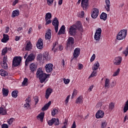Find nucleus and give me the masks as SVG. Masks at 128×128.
Listing matches in <instances>:
<instances>
[{
    "label": "nucleus",
    "mask_w": 128,
    "mask_h": 128,
    "mask_svg": "<svg viewBox=\"0 0 128 128\" xmlns=\"http://www.w3.org/2000/svg\"><path fill=\"white\" fill-rule=\"evenodd\" d=\"M64 50V47L62 45H58V42H56L53 43L52 50L56 52L57 50Z\"/></svg>",
    "instance_id": "423d86ee"
},
{
    "label": "nucleus",
    "mask_w": 128,
    "mask_h": 128,
    "mask_svg": "<svg viewBox=\"0 0 128 128\" xmlns=\"http://www.w3.org/2000/svg\"><path fill=\"white\" fill-rule=\"evenodd\" d=\"M76 95H78V90L74 89V90H73V93L72 94V98H74L76 96Z\"/></svg>",
    "instance_id": "c03bdc74"
},
{
    "label": "nucleus",
    "mask_w": 128,
    "mask_h": 128,
    "mask_svg": "<svg viewBox=\"0 0 128 128\" xmlns=\"http://www.w3.org/2000/svg\"><path fill=\"white\" fill-rule=\"evenodd\" d=\"M63 82H64V84H68L70 82V80L64 78L63 80Z\"/></svg>",
    "instance_id": "864d4df0"
},
{
    "label": "nucleus",
    "mask_w": 128,
    "mask_h": 128,
    "mask_svg": "<svg viewBox=\"0 0 128 128\" xmlns=\"http://www.w3.org/2000/svg\"><path fill=\"white\" fill-rule=\"evenodd\" d=\"M94 60H96V54H93L90 58V62H92Z\"/></svg>",
    "instance_id": "4d7b16f0"
},
{
    "label": "nucleus",
    "mask_w": 128,
    "mask_h": 128,
    "mask_svg": "<svg viewBox=\"0 0 128 128\" xmlns=\"http://www.w3.org/2000/svg\"><path fill=\"white\" fill-rule=\"evenodd\" d=\"M71 128H76V125L75 124V122H73V124H72V126Z\"/></svg>",
    "instance_id": "774afa93"
},
{
    "label": "nucleus",
    "mask_w": 128,
    "mask_h": 128,
    "mask_svg": "<svg viewBox=\"0 0 128 128\" xmlns=\"http://www.w3.org/2000/svg\"><path fill=\"white\" fill-rule=\"evenodd\" d=\"M44 113L40 112V114H38L37 116V119L40 120V121L42 122L44 120Z\"/></svg>",
    "instance_id": "7c9ffc66"
},
{
    "label": "nucleus",
    "mask_w": 128,
    "mask_h": 128,
    "mask_svg": "<svg viewBox=\"0 0 128 128\" xmlns=\"http://www.w3.org/2000/svg\"><path fill=\"white\" fill-rule=\"evenodd\" d=\"M36 48L39 50H42L44 48V40L42 38H39L36 44Z\"/></svg>",
    "instance_id": "4468645a"
},
{
    "label": "nucleus",
    "mask_w": 128,
    "mask_h": 128,
    "mask_svg": "<svg viewBox=\"0 0 128 128\" xmlns=\"http://www.w3.org/2000/svg\"><path fill=\"white\" fill-rule=\"evenodd\" d=\"M15 120V119L14 118H11L10 119H8V120L7 122H8V125H11L12 124H13V122Z\"/></svg>",
    "instance_id": "79ce46f5"
},
{
    "label": "nucleus",
    "mask_w": 128,
    "mask_h": 128,
    "mask_svg": "<svg viewBox=\"0 0 128 128\" xmlns=\"http://www.w3.org/2000/svg\"><path fill=\"white\" fill-rule=\"evenodd\" d=\"M34 58H36V56H34V54H30L27 57L25 61V64H28V62H32V60H34Z\"/></svg>",
    "instance_id": "1a4fd4ad"
},
{
    "label": "nucleus",
    "mask_w": 128,
    "mask_h": 128,
    "mask_svg": "<svg viewBox=\"0 0 128 128\" xmlns=\"http://www.w3.org/2000/svg\"><path fill=\"white\" fill-rule=\"evenodd\" d=\"M58 114V110H56V108H54V110H52V111L51 112V116H56Z\"/></svg>",
    "instance_id": "a19ab883"
},
{
    "label": "nucleus",
    "mask_w": 128,
    "mask_h": 128,
    "mask_svg": "<svg viewBox=\"0 0 128 128\" xmlns=\"http://www.w3.org/2000/svg\"><path fill=\"white\" fill-rule=\"evenodd\" d=\"M80 48H76L74 50V52H73L74 58H78L80 55Z\"/></svg>",
    "instance_id": "f8f14e48"
},
{
    "label": "nucleus",
    "mask_w": 128,
    "mask_h": 128,
    "mask_svg": "<svg viewBox=\"0 0 128 128\" xmlns=\"http://www.w3.org/2000/svg\"><path fill=\"white\" fill-rule=\"evenodd\" d=\"M8 52V47L4 48L2 52V56H6Z\"/></svg>",
    "instance_id": "ea45409f"
},
{
    "label": "nucleus",
    "mask_w": 128,
    "mask_h": 128,
    "mask_svg": "<svg viewBox=\"0 0 128 128\" xmlns=\"http://www.w3.org/2000/svg\"><path fill=\"white\" fill-rule=\"evenodd\" d=\"M0 115H6V108L3 107H0Z\"/></svg>",
    "instance_id": "c85d7f7f"
},
{
    "label": "nucleus",
    "mask_w": 128,
    "mask_h": 128,
    "mask_svg": "<svg viewBox=\"0 0 128 128\" xmlns=\"http://www.w3.org/2000/svg\"><path fill=\"white\" fill-rule=\"evenodd\" d=\"M122 56H118L114 58V64H122Z\"/></svg>",
    "instance_id": "4be33fe9"
},
{
    "label": "nucleus",
    "mask_w": 128,
    "mask_h": 128,
    "mask_svg": "<svg viewBox=\"0 0 128 128\" xmlns=\"http://www.w3.org/2000/svg\"><path fill=\"white\" fill-rule=\"evenodd\" d=\"M78 29L76 28V26L74 25H72L70 26V28H69L68 31V34L71 36H74L75 38H76V30Z\"/></svg>",
    "instance_id": "20e7f679"
},
{
    "label": "nucleus",
    "mask_w": 128,
    "mask_h": 128,
    "mask_svg": "<svg viewBox=\"0 0 128 128\" xmlns=\"http://www.w3.org/2000/svg\"><path fill=\"white\" fill-rule=\"evenodd\" d=\"M2 94L3 96H7L8 94V90L4 88H2Z\"/></svg>",
    "instance_id": "c9c22d12"
},
{
    "label": "nucleus",
    "mask_w": 128,
    "mask_h": 128,
    "mask_svg": "<svg viewBox=\"0 0 128 128\" xmlns=\"http://www.w3.org/2000/svg\"><path fill=\"white\" fill-rule=\"evenodd\" d=\"M64 124L63 126H62V128H66V125L68 124V120H66V122H64L63 123Z\"/></svg>",
    "instance_id": "bf43d9fd"
},
{
    "label": "nucleus",
    "mask_w": 128,
    "mask_h": 128,
    "mask_svg": "<svg viewBox=\"0 0 128 128\" xmlns=\"http://www.w3.org/2000/svg\"><path fill=\"white\" fill-rule=\"evenodd\" d=\"M22 62V57L15 56L13 58L12 64H20Z\"/></svg>",
    "instance_id": "9b49d317"
},
{
    "label": "nucleus",
    "mask_w": 128,
    "mask_h": 128,
    "mask_svg": "<svg viewBox=\"0 0 128 128\" xmlns=\"http://www.w3.org/2000/svg\"><path fill=\"white\" fill-rule=\"evenodd\" d=\"M8 40H10V36L7 34H3V38L1 40L2 42L6 44Z\"/></svg>",
    "instance_id": "6ab92c4d"
},
{
    "label": "nucleus",
    "mask_w": 128,
    "mask_h": 128,
    "mask_svg": "<svg viewBox=\"0 0 128 128\" xmlns=\"http://www.w3.org/2000/svg\"><path fill=\"white\" fill-rule=\"evenodd\" d=\"M114 104L111 102L109 104V110H114Z\"/></svg>",
    "instance_id": "a18cd8bd"
},
{
    "label": "nucleus",
    "mask_w": 128,
    "mask_h": 128,
    "mask_svg": "<svg viewBox=\"0 0 128 128\" xmlns=\"http://www.w3.org/2000/svg\"><path fill=\"white\" fill-rule=\"evenodd\" d=\"M77 69L78 70H82L83 68H84V66H82V65H78L77 67Z\"/></svg>",
    "instance_id": "680f3d73"
},
{
    "label": "nucleus",
    "mask_w": 128,
    "mask_h": 128,
    "mask_svg": "<svg viewBox=\"0 0 128 128\" xmlns=\"http://www.w3.org/2000/svg\"><path fill=\"white\" fill-rule=\"evenodd\" d=\"M30 70L32 72L36 71V70H37V65H30Z\"/></svg>",
    "instance_id": "72a5a7b5"
},
{
    "label": "nucleus",
    "mask_w": 128,
    "mask_h": 128,
    "mask_svg": "<svg viewBox=\"0 0 128 128\" xmlns=\"http://www.w3.org/2000/svg\"><path fill=\"white\" fill-rule=\"evenodd\" d=\"M20 40V36H16L15 38V40L16 42H18V40Z\"/></svg>",
    "instance_id": "0e129e2a"
},
{
    "label": "nucleus",
    "mask_w": 128,
    "mask_h": 128,
    "mask_svg": "<svg viewBox=\"0 0 128 128\" xmlns=\"http://www.w3.org/2000/svg\"><path fill=\"white\" fill-rule=\"evenodd\" d=\"M52 24L54 26L56 32H58V24H60L58 18L56 17L54 18L52 22Z\"/></svg>",
    "instance_id": "0eeeda50"
},
{
    "label": "nucleus",
    "mask_w": 128,
    "mask_h": 128,
    "mask_svg": "<svg viewBox=\"0 0 128 128\" xmlns=\"http://www.w3.org/2000/svg\"><path fill=\"white\" fill-rule=\"evenodd\" d=\"M106 4L105 8L107 12H110V0H106Z\"/></svg>",
    "instance_id": "b1692460"
},
{
    "label": "nucleus",
    "mask_w": 128,
    "mask_h": 128,
    "mask_svg": "<svg viewBox=\"0 0 128 128\" xmlns=\"http://www.w3.org/2000/svg\"><path fill=\"white\" fill-rule=\"evenodd\" d=\"M70 99V96H68L66 97V104H68V100Z\"/></svg>",
    "instance_id": "338daca9"
},
{
    "label": "nucleus",
    "mask_w": 128,
    "mask_h": 128,
    "mask_svg": "<svg viewBox=\"0 0 128 128\" xmlns=\"http://www.w3.org/2000/svg\"><path fill=\"white\" fill-rule=\"evenodd\" d=\"M36 76L37 78L39 79L40 84H44V82L48 81V79L46 78H49V76H50V74L44 73L42 68H39L36 72Z\"/></svg>",
    "instance_id": "f257e3e1"
},
{
    "label": "nucleus",
    "mask_w": 128,
    "mask_h": 128,
    "mask_svg": "<svg viewBox=\"0 0 128 128\" xmlns=\"http://www.w3.org/2000/svg\"><path fill=\"white\" fill-rule=\"evenodd\" d=\"M50 18H52V14L50 12L46 13L45 16V20H50Z\"/></svg>",
    "instance_id": "4c0bfd02"
},
{
    "label": "nucleus",
    "mask_w": 128,
    "mask_h": 128,
    "mask_svg": "<svg viewBox=\"0 0 128 128\" xmlns=\"http://www.w3.org/2000/svg\"><path fill=\"white\" fill-rule=\"evenodd\" d=\"M47 4L48 6H52L54 4V0H47Z\"/></svg>",
    "instance_id": "3c124183"
},
{
    "label": "nucleus",
    "mask_w": 128,
    "mask_h": 128,
    "mask_svg": "<svg viewBox=\"0 0 128 128\" xmlns=\"http://www.w3.org/2000/svg\"><path fill=\"white\" fill-rule=\"evenodd\" d=\"M74 44V38L72 37H69L67 40V46H70Z\"/></svg>",
    "instance_id": "f3484780"
},
{
    "label": "nucleus",
    "mask_w": 128,
    "mask_h": 128,
    "mask_svg": "<svg viewBox=\"0 0 128 128\" xmlns=\"http://www.w3.org/2000/svg\"><path fill=\"white\" fill-rule=\"evenodd\" d=\"M28 81V79L27 78H24V80H23V82H22V86H27Z\"/></svg>",
    "instance_id": "49530a36"
},
{
    "label": "nucleus",
    "mask_w": 128,
    "mask_h": 128,
    "mask_svg": "<svg viewBox=\"0 0 128 128\" xmlns=\"http://www.w3.org/2000/svg\"><path fill=\"white\" fill-rule=\"evenodd\" d=\"M50 104H51V102L49 101V102L48 103L44 104V107H42V112H44V111L48 110L49 106H50Z\"/></svg>",
    "instance_id": "cd10ccee"
},
{
    "label": "nucleus",
    "mask_w": 128,
    "mask_h": 128,
    "mask_svg": "<svg viewBox=\"0 0 128 128\" xmlns=\"http://www.w3.org/2000/svg\"><path fill=\"white\" fill-rule=\"evenodd\" d=\"M123 54H125V56H128V46L126 47L125 50L122 52Z\"/></svg>",
    "instance_id": "de8ad7c7"
},
{
    "label": "nucleus",
    "mask_w": 128,
    "mask_h": 128,
    "mask_svg": "<svg viewBox=\"0 0 128 128\" xmlns=\"http://www.w3.org/2000/svg\"><path fill=\"white\" fill-rule=\"evenodd\" d=\"M46 25L48 26V24H52V20H46Z\"/></svg>",
    "instance_id": "052dcab7"
},
{
    "label": "nucleus",
    "mask_w": 128,
    "mask_h": 128,
    "mask_svg": "<svg viewBox=\"0 0 128 128\" xmlns=\"http://www.w3.org/2000/svg\"><path fill=\"white\" fill-rule=\"evenodd\" d=\"M34 100H35V104H37L38 103V96H36L35 97H34Z\"/></svg>",
    "instance_id": "13d9d810"
},
{
    "label": "nucleus",
    "mask_w": 128,
    "mask_h": 128,
    "mask_svg": "<svg viewBox=\"0 0 128 128\" xmlns=\"http://www.w3.org/2000/svg\"><path fill=\"white\" fill-rule=\"evenodd\" d=\"M120 72V69L118 68L116 71V72H114V74L113 76H118V72Z\"/></svg>",
    "instance_id": "603ef678"
},
{
    "label": "nucleus",
    "mask_w": 128,
    "mask_h": 128,
    "mask_svg": "<svg viewBox=\"0 0 128 128\" xmlns=\"http://www.w3.org/2000/svg\"><path fill=\"white\" fill-rule=\"evenodd\" d=\"M38 60H39L40 64H44V60H50V56L48 54V52H44L43 54V59L42 56L40 54H39L37 56Z\"/></svg>",
    "instance_id": "f03ea898"
},
{
    "label": "nucleus",
    "mask_w": 128,
    "mask_h": 128,
    "mask_svg": "<svg viewBox=\"0 0 128 128\" xmlns=\"http://www.w3.org/2000/svg\"><path fill=\"white\" fill-rule=\"evenodd\" d=\"M30 97L29 96L28 98H26V100H25V104H24V108L26 109H28V108H30Z\"/></svg>",
    "instance_id": "dca6fc26"
},
{
    "label": "nucleus",
    "mask_w": 128,
    "mask_h": 128,
    "mask_svg": "<svg viewBox=\"0 0 128 128\" xmlns=\"http://www.w3.org/2000/svg\"><path fill=\"white\" fill-rule=\"evenodd\" d=\"M110 84V80L106 78L104 80V88H109V84Z\"/></svg>",
    "instance_id": "473e14b6"
},
{
    "label": "nucleus",
    "mask_w": 128,
    "mask_h": 128,
    "mask_svg": "<svg viewBox=\"0 0 128 128\" xmlns=\"http://www.w3.org/2000/svg\"><path fill=\"white\" fill-rule=\"evenodd\" d=\"M96 76H97V72L94 71L92 72V74H90V78H92Z\"/></svg>",
    "instance_id": "09e8293b"
},
{
    "label": "nucleus",
    "mask_w": 128,
    "mask_h": 128,
    "mask_svg": "<svg viewBox=\"0 0 128 128\" xmlns=\"http://www.w3.org/2000/svg\"><path fill=\"white\" fill-rule=\"evenodd\" d=\"M1 128H8V126L7 124H3L1 126Z\"/></svg>",
    "instance_id": "6e6d98bb"
},
{
    "label": "nucleus",
    "mask_w": 128,
    "mask_h": 128,
    "mask_svg": "<svg viewBox=\"0 0 128 128\" xmlns=\"http://www.w3.org/2000/svg\"><path fill=\"white\" fill-rule=\"evenodd\" d=\"M53 67L54 65H46L44 70L47 73H50L52 72Z\"/></svg>",
    "instance_id": "412c9836"
},
{
    "label": "nucleus",
    "mask_w": 128,
    "mask_h": 128,
    "mask_svg": "<svg viewBox=\"0 0 128 128\" xmlns=\"http://www.w3.org/2000/svg\"><path fill=\"white\" fill-rule=\"evenodd\" d=\"M73 26H76V28L77 30H80V32H84V28H82V22L80 21H78L76 24H73Z\"/></svg>",
    "instance_id": "2eb2a0df"
},
{
    "label": "nucleus",
    "mask_w": 128,
    "mask_h": 128,
    "mask_svg": "<svg viewBox=\"0 0 128 128\" xmlns=\"http://www.w3.org/2000/svg\"><path fill=\"white\" fill-rule=\"evenodd\" d=\"M66 32V26L64 25H62V27L60 28V30H59L58 34H64V32Z\"/></svg>",
    "instance_id": "a878e982"
},
{
    "label": "nucleus",
    "mask_w": 128,
    "mask_h": 128,
    "mask_svg": "<svg viewBox=\"0 0 128 128\" xmlns=\"http://www.w3.org/2000/svg\"><path fill=\"white\" fill-rule=\"evenodd\" d=\"M48 125L49 126H52L54 124L56 126H58V119L56 118H52L51 120H48Z\"/></svg>",
    "instance_id": "6e6552de"
},
{
    "label": "nucleus",
    "mask_w": 128,
    "mask_h": 128,
    "mask_svg": "<svg viewBox=\"0 0 128 128\" xmlns=\"http://www.w3.org/2000/svg\"><path fill=\"white\" fill-rule=\"evenodd\" d=\"M32 48V42H28L26 43V46L25 48L26 50L30 51Z\"/></svg>",
    "instance_id": "393cba45"
},
{
    "label": "nucleus",
    "mask_w": 128,
    "mask_h": 128,
    "mask_svg": "<svg viewBox=\"0 0 128 128\" xmlns=\"http://www.w3.org/2000/svg\"><path fill=\"white\" fill-rule=\"evenodd\" d=\"M127 32L128 31L126 30H120V32L118 33L116 36V38L118 40H124V38H126Z\"/></svg>",
    "instance_id": "7ed1b4c3"
},
{
    "label": "nucleus",
    "mask_w": 128,
    "mask_h": 128,
    "mask_svg": "<svg viewBox=\"0 0 128 128\" xmlns=\"http://www.w3.org/2000/svg\"><path fill=\"white\" fill-rule=\"evenodd\" d=\"M81 6L84 10H86L88 8V0H82L81 2Z\"/></svg>",
    "instance_id": "ddd939ff"
},
{
    "label": "nucleus",
    "mask_w": 128,
    "mask_h": 128,
    "mask_svg": "<svg viewBox=\"0 0 128 128\" xmlns=\"http://www.w3.org/2000/svg\"><path fill=\"white\" fill-rule=\"evenodd\" d=\"M20 16V10H16L12 12V17L16 18V16Z\"/></svg>",
    "instance_id": "bb28decb"
},
{
    "label": "nucleus",
    "mask_w": 128,
    "mask_h": 128,
    "mask_svg": "<svg viewBox=\"0 0 128 128\" xmlns=\"http://www.w3.org/2000/svg\"><path fill=\"white\" fill-rule=\"evenodd\" d=\"M104 112L102 110L97 111V112L96 113V118H104Z\"/></svg>",
    "instance_id": "a211bd4d"
},
{
    "label": "nucleus",
    "mask_w": 128,
    "mask_h": 128,
    "mask_svg": "<svg viewBox=\"0 0 128 128\" xmlns=\"http://www.w3.org/2000/svg\"><path fill=\"white\" fill-rule=\"evenodd\" d=\"M100 20H106V18H108V14L105 12H102L100 16Z\"/></svg>",
    "instance_id": "c756f323"
},
{
    "label": "nucleus",
    "mask_w": 128,
    "mask_h": 128,
    "mask_svg": "<svg viewBox=\"0 0 128 128\" xmlns=\"http://www.w3.org/2000/svg\"><path fill=\"white\" fill-rule=\"evenodd\" d=\"M8 62V56H4L3 58V64H8L6 62Z\"/></svg>",
    "instance_id": "37998d69"
},
{
    "label": "nucleus",
    "mask_w": 128,
    "mask_h": 128,
    "mask_svg": "<svg viewBox=\"0 0 128 128\" xmlns=\"http://www.w3.org/2000/svg\"><path fill=\"white\" fill-rule=\"evenodd\" d=\"M0 75H1V76L6 77L8 76V72L4 70H0Z\"/></svg>",
    "instance_id": "2f4dec72"
},
{
    "label": "nucleus",
    "mask_w": 128,
    "mask_h": 128,
    "mask_svg": "<svg viewBox=\"0 0 128 128\" xmlns=\"http://www.w3.org/2000/svg\"><path fill=\"white\" fill-rule=\"evenodd\" d=\"M100 14V10L96 8H93V11L91 12L92 18H96Z\"/></svg>",
    "instance_id": "9d476101"
},
{
    "label": "nucleus",
    "mask_w": 128,
    "mask_h": 128,
    "mask_svg": "<svg viewBox=\"0 0 128 128\" xmlns=\"http://www.w3.org/2000/svg\"><path fill=\"white\" fill-rule=\"evenodd\" d=\"M100 38H102V28H98L96 30V32H95L94 38L95 40H97V42H100Z\"/></svg>",
    "instance_id": "39448f33"
},
{
    "label": "nucleus",
    "mask_w": 128,
    "mask_h": 128,
    "mask_svg": "<svg viewBox=\"0 0 128 128\" xmlns=\"http://www.w3.org/2000/svg\"><path fill=\"white\" fill-rule=\"evenodd\" d=\"M82 96H80L77 99H76V100L75 101V104H80L82 102Z\"/></svg>",
    "instance_id": "f704fd0d"
},
{
    "label": "nucleus",
    "mask_w": 128,
    "mask_h": 128,
    "mask_svg": "<svg viewBox=\"0 0 128 128\" xmlns=\"http://www.w3.org/2000/svg\"><path fill=\"white\" fill-rule=\"evenodd\" d=\"M2 68L4 70H8V65H2Z\"/></svg>",
    "instance_id": "e2e57ef3"
},
{
    "label": "nucleus",
    "mask_w": 128,
    "mask_h": 128,
    "mask_svg": "<svg viewBox=\"0 0 128 128\" xmlns=\"http://www.w3.org/2000/svg\"><path fill=\"white\" fill-rule=\"evenodd\" d=\"M51 93H52V89L50 88H48L47 90H46V94L44 95L46 99L48 100V98H49V96H50Z\"/></svg>",
    "instance_id": "aec40b11"
},
{
    "label": "nucleus",
    "mask_w": 128,
    "mask_h": 128,
    "mask_svg": "<svg viewBox=\"0 0 128 128\" xmlns=\"http://www.w3.org/2000/svg\"><path fill=\"white\" fill-rule=\"evenodd\" d=\"M99 66L100 65H94V66H92V70L95 71L98 70Z\"/></svg>",
    "instance_id": "8fccbe9b"
},
{
    "label": "nucleus",
    "mask_w": 128,
    "mask_h": 128,
    "mask_svg": "<svg viewBox=\"0 0 128 128\" xmlns=\"http://www.w3.org/2000/svg\"><path fill=\"white\" fill-rule=\"evenodd\" d=\"M18 90H14L12 92V95L13 98H16L18 97Z\"/></svg>",
    "instance_id": "58836bf2"
},
{
    "label": "nucleus",
    "mask_w": 128,
    "mask_h": 128,
    "mask_svg": "<svg viewBox=\"0 0 128 128\" xmlns=\"http://www.w3.org/2000/svg\"><path fill=\"white\" fill-rule=\"evenodd\" d=\"M10 32V27L7 26L6 28V34H8Z\"/></svg>",
    "instance_id": "69168bd1"
},
{
    "label": "nucleus",
    "mask_w": 128,
    "mask_h": 128,
    "mask_svg": "<svg viewBox=\"0 0 128 128\" xmlns=\"http://www.w3.org/2000/svg\"><path fill=\"white\" fill-rule=\"evenodd\" d=\"M106 123L105 122H102V128H106Z\"/></svg>",
    "instance_id": "5fc2aeb1"
},
{
    "label": "nucleus",
    "mask_w": 128,
    "mask_h": 128,
    "mask_svg": "<svg viewBox=\"0 0 128 128\" xmlns=\"http://www.w3.org/2000/svg\"><path fill=\"white\" fill-rule=\"evenodd\" d=\"M128 110V100L126 102V104L124 105V107L123 108V112L126 113Z\"/></svg>",
    "instance_id": "e433bc0d"
},
{
    "label": "nucleus",
    "mask_w": 128,
    "mask_h": 128,
    "mask_svg": "<svg viewBox=\"0 0 128 128\" xmlns=\"http://www.w3.org/2000/svg\"><path fill=\"white\" fill-rule=\"evenodd\" d=\"M46 40H50L52 38V30L48 29L45 35Z\"/></svg>",
    "instance_id": "5701e85b"
}]
</instances>
